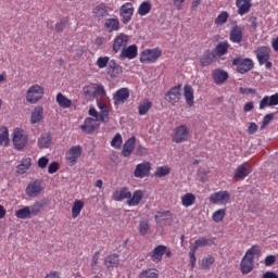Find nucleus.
Wrapping results in <instances>:
<instances>
[{
  "label": "nucleus",
  "instance_id": "nucleus-28",
  "mask_svg": "<svg viewBox=\"0 0 278 278\" xmlns=\"http://www.w3.org/2000/svg\"><path fill=\"white\" fill-rule=\"evenodd\" d=\"M121 264V257L118 254H110L104 258V266L106 268H118Z\"/></svg>",
  "mask_w": 278,
  "mask_h": 278
},
{
  "label": "nucleus",
  "instance_id": "nucleus-11",
  "mask_svg": "<svg viewBox=\"0 0 278 278\" xmlns=\"http://www.w3.org/2000/svg\"><path fill=\"white\" fill-rule=\"evenodd\" d=\"M229 40L235 45H240L244 40V28L239 25H233L230 29Z\"/></svg>",
  "mask_w": 278,
  "mask_h": 278
},
{
  "label": "nucleus",
  "instance_id": "nucleus-21",
  "mask_svg": "<svg viewBox=\"0 0 278 278\" xmlns=\"http://www.w3.org/2000/svg\"><path fill=\"white\" fill-rule=\"evenodd\" d=\"M256 58L258 63L262 64H266V62H268V60H270V48L263 46L261 48H258L256 51Z\"/></svg>",
  "mask_w": 278,
  "mask_h": 278
},
{
  "label": "nucleus",
  "instance_id": "nucleus-50",
  "mask_svg": "<svg viewBox=\"0 0 278 278\" xmlns=\"http://www.w3.org/2000/svg\"><path fill=\"white\" fill-rule=\"evenodd\" d=\"M151 105H153V104L149 100H146L144 102L139 104L138 110H139L140 116H144V114H147V112H149V110H151Z\"/></svg>",
  "mask_w": 278,
  "mask_h": 278
},
{
  "label": "nucleus",
  "instance_id": "nucleus-13",
  "mask_svg": "<svg viewBox=\"0 0 278 278\" xmlns=\"http://www.w3.org/2000/svg\"><path fill=\"white\" fill-rule=\"evenodd\" d=\"M154 218L160 227H166L173 223V213L170 211L157 212Z\"/></svg>",
  "mask_w": 278,
  "mask_h": 278
},
{
  "label": "nucleus",
  "instance_id": "nucleus-36",
  "mask_svg": "<svg viewBox=\"0 0 278 278\" xmlns=\"http://www.w3.org/2000/svg\"><path fill=\"white\" fill-rule=\"evenodd\" d=\"M43 116H45V109H42V106H37L31 113L30 123H33V125H35L36 123H40Z\"/></svg>",
  "mask_w": 278,
  "mask_h": 278
},
{
  "label": "nucleus",
  "instance_id": "nucleus-27",
  "mask_svg": "<svg viewBox=\"0 0 278 278\" xmlns=\"http://www.w3.org/2000/svg\"><path fill=\"white\" fill-rule=\"evenodd\" d=\"M136 147V137H130L123 146L122 155L129 157Z\"/></svg>",
  "mask_w": 278,
  "mask_h": 278
},
{
  "label": "nucleus",
  "instance_id": "nucleus-48",
  "mask_svg": "<svg viewBox=\"0 0 278 278\" xmlns=\"http://www.w3.org/2000/svg\"><path fill=\"white\" fill-rule=\"evenodd\" d=\"M228 20H229V13L227 11H223L222 14L215 18L214 23L217 26L219 25L223 26L225 25V23H227Z\"/></svg>",
  "mask_w": 278,
  "mask_h": 278
},
{
  "label": "nucleus",
  "instance_id": "nucleus-46",
  "mask_svg": "<svg viewBox=\"0 0 278 278\" xmlns=\"http://www.w3.org/2000/svg\"><path fill=\"white\" fill-rule=\"evenodd\" d=\"M227 216V210L225 208H219L215 213H213V220L214 223H223V219Z\"/></svg>",
  "mask_w": 278,
  "mask_h": 278
},
{
  "label": "nucleus",
  "instance_id": "nucleus-26",
  "mask_svg": "<svg viewBox=\"0 0 278 278\" xmlns=\"http://www.w3.org/2000/svg\"><path fill=\"white\" fill-rule=\"evenodd\" d=\"M184 97L187 105H189V108H192V105H194V89H192V86L185 85Z\"/></svg>",
  "mask_w": 278,
  "mask_h": 278
},
{
  "label": "nucleus",
  "instance_id": "nucleus-14",
  "mask_svg": "<svg viewBox=\"0 0 278 278\" xmlns=\"http://www.w3.org/2000/svg\"><path fill=\"white\" fill-rule=\"evenodd\" d=\"M92 13L96 21H103V18L110 16V7L105 3H100L92 10Z\"/></svg>",
  "mask_w": 278,
  "mask_h": 278
},
{
  "label": "nucleus",
  "instance_id": "nucleus-35",
  "mask_svg": "<svg viewBox=\"0 0 278 278\" xmlns=\"http://www.w3.org/2000/svg\"><path fill=\"white\" fill-rule=\"evenodd\" d=\"M56 103L60 108H63V110H66L73 105V101L66 98V96H64L62 92L56 94Z\"/></svg>",
  "mask_w": 278,
  "mask_h": 278
},
{
  "label": "nucleus",
  "instance_id": "nucleus-61",
  "mask_svg": "<svg viewBox=\"0 0 278 278\" xmlns=\"http://www.w3.org/2000/svg\"><path fill=\"white\" fill-rule=\"evenodd\" d=\"M239 92H240L241 94H255L257 91H256L255 89H253V88H244V87H241V88L239 89Z\"/></svg>",
  "mask_w": 278,
  "mask_h": 278
},
{
  "label": "nucleus",
  "instance_id": "nucleus-62",
  "mask_svg": "<svg viewBox=\"0 0 278 278\" xmlns=\"http://www.w3.org/2000/svg\"><path fill=\"white\" fill-rule=\"evenodd\" d=\"M277 262V257L275 255H268L265 258V266H273Z\"/></svg>",
  "mask_w": 278,
  "mask_h": 278
},
{
  "label": "nucleus",
  "instance_id": "nucleus-53",
  "mask_svg": "<svg viewBox=\"0 0 278 278\" xmlns=\"http://www.w3.org/2000/svg\"><path fill=\"white\" fill-rule=\"evenodd\" d=\"M166 175H170V167L168 166L159 167L155 172L156 177H166Z\"/></svg>",
  "mask_w": 278,
  "mask_h": 278
},
{
  "label": "nucleus",
  "instance_id": "nucleus-31",
  "mask_svg": "<svg viewBox=\"0 0 278 278\" xmlns=\"http://www.w3.org/2000/svg\"><path fill=\"white\" fill-rule=\"evenodd\" d=\"M114 201H125L131 199V191L127 187L122 188L119 191L113 193Z\"/></svg>",
  "mask_w": 278,
  "mask_h": 278
},
{
  "label": "nucleus",
  "instance_id": "nucleus-56",
  "mask_svg": "<svg viewBox=\"0 0 278 278\" xmlns=\"http://www.w3.org/2000/svg\"><path fill=\"white\" fill-rule=\"evenodd\" d=\"M189 258H190L191 268H194V266H197V250H194V248L192 247H190Z\"/></svg>",
  "mask_w": 278,
  "mask_h": 278
},
{
  "label": "nucleus",
  "instance_id": "nucleus-45",
  "mask_svg": "<svg viewBox=\"0 0 278 278\" xmlns=\"http://www.w3.org/2000/svg\"><path fill=\"white\" fill-rule=\"evenodd\" d=\"M10 142V135L5 127L0 128V146L8 147Z\"/></svg>",
  "mask_w": 278,
  "mask_h": 278
},
{
  "label": "nucleus",
  "instance_id": "nucleus-54",
  "mask_svg": "<svg viewBox=\"0 0 278 278\" xmlns=\"http://www.w3.org/2000/svg\"><path fill=\"white\" fill-rule=\"evenodd\" d=\"M110 65V59L108 56H100L97 60V66L98 68H105L106 66Z\"/></svg>",
  "mask_w": 278,
  "mask_h": 278
},
{
  "label": "nucleus",
  "instance_id": "nucleus-25",
  "mask_svg": "<svg viewBox=\"0 0 278 278\" xmlns=\"http://www.w3.org/2000/svg\"><path fill=\"white\" fill-rule=\"evenodd\" d=\"M104 28L109 34H112V31H118V29H121V22L116 17L108 18L105 20Z\"/></svg>",
  "mask_w": 278,
  "mask_h": 278
},
{
  "label": "nucleus",
  "instance_id": "nucleus-3",
  "mask_svg": "<svg viewBox=\"0 0 278 278\" xmlns=\"http://www.w3.org/2000/svg\"><path fill=\"white\" fill-rule=\"evenodd\" d=\"M13 147L16 149V151H23L25 147H27V142L29 138L27 137V134H25V130L21 128H16L13 131Z\"/></svg>",
  "mask_w": 278,
  "mask_h": 278
},
{
  "label": "nucleus",
  "instance_id": "nucleus-63",
  "mask_svg": "<svg viewBox=\"0 0 278 278\" xmlns=\"http://www.w3.org/2000/svg\"><path fill=\"white\" fill-rule=\"evenodd\" d=\"M256 132H257V124L250 123L248 127V134H250V136H253V134H256Z\"/></svg>",
  "mask_w": 278,
  "mask_h": 278
},
{
  "label": "nucleus",
  "instance_id": "nucleus-10",
  "mask_svg": "<svg viewBox=\"0 0 278 278\" xmlns=\"http://www.w3.org/2000/svg\"><path fill=\"white\" fill-rule=\"evenodd\" d=\"M119 16H122V23L127 25L134 16V4L131 2L124 3L119 9Z\"/></svg>",
  "mask_w": 278,
  "mask_h": 278
},
{
  "label": "nucleus",
  "instance_id": "nucleus-41",
  "mask_svg": "<svg viewBox=\"0 0 278 278\" xmlns=\"http://www.w3.org/2000/svg\"><path fill=\"white\" fill-rule=\"evenodd\" d=\"M227 51H229V42L223 41L216 46L214 53L218 55V58H222V55H227Z\"/></svg>",
  "mask_w": 278,
  "mask_h": 278
},
{
  "label": "nucleus",
  "instance_id": "nucleus-59",
  "mask_svg": "<svg viewBox=\"0 0 278 278\" xmlns=\"http://www.w3.org/2000/svg\"><path fill=\"white\" fill-rule=\"evenodd\" d=\"M60 170V164L58 162H52L48 167L49 175H53Z\"/></svg>",
  "mask_w": 278,
  "mask_h": 278
},
{
  "label": "nucleus",
  "instance_id": "nucleus-38",
  "mask_svg": "<svg viewBox=\"0 0 278 278\" xmlns=\"http://www.w3.org/2000/svg\"><path fill=\"white\" fill-rule=\"evenodd\" d=\"M108 75L110 77H118L121 75V66L117 65L116 61L111 60L108 65Z\"/></svg>",
  "mask_w": 278,
  "mask_h": 278
},
{
  "label": "nucleus",
  "instance_id": "nucleus-42",
  "mask_svg": "<svg viewBox=\"0 0 278 278\" xmlns=\"http://www.w3.org/2000/svg\"><path fill=\"white\" fill-rule=\"evenodd\" d=\"M16 218H21L22 220H27V218H31L30 207L24 206L15 212Z\"/></svg>",
  "mask_w": 278,
  "mask_h": 278
},
{
  "label": "nucleus",
  "instance_id": "nucleus-30",
  "mask_svg": "<svg viewBox=\"0 0 278 278\" xmlns=\"http://www.w3.org/2000/svg\"><path fill=\"white\" fill-rule=\"evenodd\" d=\"M213 79L217 86L225 84L229 79V74L223 70H215L213 73Z\"/></svg>",
  "mask_w": 278,
  "mask_h": 278
},
{
  "label": "nucleus",
  "instance_id": "nucleus-39",
  "mask_svg": "<svg viewBox=\"0 0 278 278\" xmlns=\"http://www.w3.org/2000/svg\"><path fill=\"white\" fill-rule=\"evenodd\" d=\"M212 244H214V240L202 237V238L195 240L193 245H191V248H193L195 251H198L200 248L212 247Z\"/></svg>",
  "mask_w": 278,
  "mask_h": 278
},
{
  "label": "nucleus",
  "instance_id": "nucleus-29",
  "mask_svg": "<svg viewBox=\"0 0 278 278\" xmlns=\"http://www.w3.org/2000/svg\"><path fill=\"white\" fill-rule=\"evenodd\" d=\"M142 199H144V192H142V190H136L132 197L130 195V198H128L127 205L130 207L140 205V201H142Z\"/></svg>",
  "mask_w": 278,
  "mask_h": 278
},
{
  "label": "nucleus",
  "instance_id": "nucleus-55",
  "mask_svg": "<svg viewBox=\"0 0 278 278\" xmlns=\"http://www.w3.org/2000/svg\"><path fill=\"white\" fill-rule=\"evenodd\" d=\"M149 229H150L149 222L143 220L140 223V225H139L140 236H147V233H149Z\"/></svg>",
  "mask_w": 278,
  "mask_h": 278
},
{
  "label": "nucleus",
  "instance_id": "nucleus-52",
  "mask_svg": "<svg viewBox=\"0 0 278 278\" xmlns=\"http://www.w3.org/2000/svg\"><path fill=\"white\" fill-rule=\"evenodd\" d=\"M122 144L123 136H121V134H116L111 141V147H113V149H121Z\"/></svg>",
  "mask_w": 278,
  "mask_h": 278
},
{
  "label": "nucleus",
  "instance_id": "nucleus-58",
  "mask_svg": "<svg viewBox=\"0 0 278 278\" xmlns=\"http://www.w3.org/2000/svg\"><path fill=\"white\" fill-rule=\"evenodd\" d=\"M273 118H275V113H269V114L265 115L263 118L261 129H264V127H267V125L270 124V121H273Z\"/></svg>",
  "mask_w": 278,
  "mask_h": 278
},
{
  "label": "nucleus",
  "instance_id": "nucleus-22",
  "mask_svg": "<svg viewBox=\"0 0 278 278\" xmlns=\"http://www.w3.org/2000/svg\"><path fill=\"white\" fill-rule=\"evenodd\" d=\"M251 173H252L251 164L245 162L241 164L235 172V179H244V177H249Z\"/></svg>",
  "mask_w": 278,
  "mask_h": 278
},
{
  "label": "nucleus",
  "instance_id": "nucleus-9",
  "mask_svg": "<svg viewBox=\"0 0 278 278\" xmlns=\"http://www.w3.org/2000/svg\"><path fill=\"white\" fill-rule=\"evenodd\" d=\"M129 42L128 35H125V33H122L115 37L113 40L112 50L114 53H118V51H123L125 48H127V43Z\"/></svg>",
  "mask_w": 278,
  "mask_h": 278
},
{
  "label": "nucleus",
  "instance_id": "nucleus-60",
  "mask_svg": "<svg viewBox=\"0 0 278 278\" xmlns=\"http://www.w3.org/2000/svg\"><path fill=\"white\" fill-rule=\"evenodd\" d=\"M46 166H49V157H47V156H41V157L38 160V167H39V168H45Z\"/></svg>",
  "mask_w": 278,
  "mask_h": 278
},
{
  "label": "nucleus",
  "instance_id": "nucleus-18",
  "mask_svg": "<svg viewBox=\"0 0 278 278\" xmlns=\"http://www.w3.org/2000/svg\"><path fill=\"white\" fill-rule=\"evenodd\" d=\"M129 99V89L121 88L113 96L114 105H123Z\"/></svg>",
  "mask_w": 278,
  "mask_h": 278
},
{
  "label": "nucleus",
  "instance_id": "nucleus-51",
  "mask_svg": "<svg viewBox=\"0 0 278 278\" xmlns=\"http://www.w3.org/2000/svg\"><path fill=\"white\" fill-rule=\"evenodd\" d=\"M151 12V3L149 2H142L139 7L138 14L140 16H147Z\"/></svg>",
  "mask_w": 278,
  "mask_h": 278
},
{
  "label": "nucleus",
  "instance_id": "nucleus-8",
  "mask_svg": "<svg viewBox=\"0 0 278 278\" xmlns=\"http://www.w3.org/2000/svg\"><path fill=\"white\" fill-rule=\"evenodd\" d=\"M181 100V85H177L172 87L166 93H165V101H167V103H179V101Z\"/></svg>",
  "mask_w": 278,
  "mask_h": 278
},
{
  "label": "nucleus",
  "instance_id": "nucleus-5",
  "mask_svg": "<svg viewBox=\"0 0 278 278\" xmlns=\"http://www.w3.org/2000/svg\"><path fill=\"white\" fill-rule=\"evenodd\" d=\"M162 56V50L160 48L147 49L140 55L141 64H153L157 62V59Z\"/></svg>",
  "mask_w": 278,
  "mask_h": 278
},
{
  "label": "nucleus",
  "instance_id": "nucleus-1",
  "mask_svg": "<svg viewBox=\"0 0 278 278\" xmlns=\"http://www.w3.org/2000/svg\"><path fill=\"white\" fill-rule=\"evenodd\" d=\"M261 251L260 245H253L247 251L240 264L242 275H249V273L253 270V260L255 258V255H260Z\"/></svg>",
  "mask_w": 278,
  "mask_h": 278
},
{
  "label": "nucleus",
  "instance_id": "nucleus-37",
  "mask_svg": "<svg viewBox=\"0 0 278 278\" xmlns=\"http://www.w3.org/2000/svg\"><path fill=\"white\" fill-rule=\"evenodd\" d=\"M47 207V202L45 200L35 202L30 207V216H38L40 212H42V208Z\"/></svg>",
  "mask_w": 278,
  "mask_h": 278
},
{
  "label": "nucleus",
  "instance_id": "nucleus-12",
  "mask_svg": "<svg viewBox=\"0 0 278 278\" xmlns=\"http://www.w3.org/2000/svg\"><path fill=\"white\" fill-rule=\"evenodd\" d=\"M42 192V181L34 180L28 184L26 187V194L30 199L38 197Z\"/></svg>",
  "mask_w": 278,
  "mask_h": 278
},
{
  "label": "nucleus",
  "instance_id": "nucleus-32",
  "mask_svg": "<svg viewBox=\"0 0 278 278\" xmlns=\"http://www.w3.org/2000/svg\"><path fill=\"white\" fill-rule=\"evenodd\" d=\"M101 112L98 113V117H97V122L99 123V121L101 123H108V121H110L109 116H110V111L108 110V106H105V104L99 102L98 103Z\"/></svg>",
  "mask_w": 278,
  "mask_h": 278
},
{
  "label": "nucleus",
  "instance_id": "nucleus-49",
  "mask_svg": "<svg viewBox=\"0 0 278 278\" xmlns=\"http://www.w3.org/2000/svg\"><path fill=\"white\" fill-rule=\"evenodd\" d=\"M215 258L212 255H207L206 257L202 258L201 268L203 270H210L212 264H214Z\"/></svg>",
  "mask_w": 278,
  "mask_h": 278
},
{
  "label": "nucleus",
  "instance_id": "nucleus-40",
  "mask_svg": "<svg viewBox=\"0 0 278 278\" xmlns=\"http://www.w3.org/2000/svg\"><path fill=\"white\" fill-rule=\"evenodd\" d=\"M39 149H49L51 147V135L50 134H43L40 136L37 142Z\"/></svg>",
  "mask_w": 278,
  "mask_h": 278
},
{
  "label": "nucleus",
  "instance_id": "nucleus-20",
  "mask_svg": "<svg viewBox=\"0 0 278 278\" xmlns=\"http://www.w3.org/2000/svg\"><path fill=\"white\" fill-rule=\"evenodd\" d=\"M253 0H237L236 5L238 8L237 14L239 16H244V14H249L251 12V8L253 4L251 3Z\"/></svg>",
  "mask_w": 278,
  "mask_h": 278
},
{
  "label": "nucleus",
  "instance_id": "nucleus-43",
  "mask_svg": "<svg viewBox=\"0 0 278 278\" xmlns=\"http://www.w3.org/2000/svg\"><path fill=\"white\" fill-rule=\"evenodd\" d=\"M197 201V197L192 193H186L181 197V203L184 207H190V205H194V202Z\"/></svg>",
  "mask_w": 278,
  "mask_h": 278
},
{
  "label": "nucleus",
  "instance_id": "nucleus-44",
  "mask_svg": "<svg viewBox=\"0 0 278 278\" xmlns=\"http://www.w3.org/2000/svg\"><path fill=\"white\" fill-rule=\"evenodd\" d=\"M81 210H84V201L77 200L72 207V218H77L81 214Z\"/></svg>",
  "mask_w": 278,
  "mask_h": 278
},
{
  "label": "nucleus",
  "instance_id": "nucleus-6",
  "mask_svg": "<svg viewBox=\"0 0 278 278\" xmlns=\"http://www.w3.org/2000/svg\"><path fill=\"white\" fill-rule=\"evenodd\" d=\"M190 138V129L186 125H179L174 129L173 142L181 144V142H188Z\"/></svg>",
  "mask_w": 278,
  "mask_h": 278
},
{
  "label": "nucleus",
  "instance_id": "nucleus-33",
  "mask_svg": "<svg viewBox=\"0 0 278 278\" xmlns=\"http://www.w3.org/2000/svg\"><path fill=\"white\" fill-rule=\"evenodd\" d=\"M216 61V53L207 51L203 54V56L200 59L201 66H210V64H213Z\"/></svg>",
  "mask_w": 278,
  "mask_h": 278
},
{
  "label": "nucleus",
  "instance_id": "nucleus-57",
  "mask_svg": "<svg viewBox=\"0 0 278 278\" xmlns=\"http://www.w3.org/2000/svg\"><path fill=\"white\" fill-rule=\"evenodd\" d=\"M66 23H68V20H61L60 23L55 24V31L58 34H62V31H64V29L66 28Z\"/></svg>",
  "mask_w": 278,
  "mask_h": 278
},
{
  "label": "nucleus",
  "instance_id": "nucleus-15",
  "mask_svg": "<svg viewBox=\"0 0 278 278\" xmlns=\"http://www.w3.org/2000/svg\"><path fill=\"white\" fill-rule=\"evenodd\" d=\"M99 127H100V125L94 118L87 117L84 121V125L80 126V129L85 134H94V131H97V129H99Z\"/></svg>",
  "mask_w": 278,
  "mask_h": 278
},
{
  "label": "nucleus",
  "instance_id": "nucleus-47",
  "mask_svg": "<svg viewBox=\"0 0 278 278\" xmlns=\"http://www.w3.org/2000/svg\"><path fill=\"white\" fill-rule=\"evenodd\" d=\"M139 278H160L157 269H146L140 275Z\"/></svg>",
  "mask_w": 278,
  "mask_h": 278
},
{
  "label": "nucleus",
  "instance_id": "nucleus-24",
  "mask_svg": "<svg viewBox=\"0 0 278 278\" xmlns=\"http://www.w3.org/2000/svg\"><path fill=\"white\" fill-rule=\"evenodd\" d=\"M273 105H278V92L271 97L265 96L260 102V110H264V108H270Z\"/></svg>",
  "mask_w": 278,
  "mask_h": 278
},
{
  "label": "nucleus",
  "instance_id": "nucleus-4",
  "mask_svg": "<svg viewBox=\"0 0 278 278\" xmlns=\"http://www.w3.org/2000/svg\"><path fill=\"white\" fill-rule=\"evenodd\" d=\"M232 66H237V73L240 75H245V73H249V71H253L255 65L253 60L242 59L239 56L232 60Z\"/></svg>",
  "mask_w": 278,
  "mask_h": 278
},
{
  "label": "nucleus",
  "instance_id": "nucleus-16",
  "mask_svg": "<svg viewBox=\"0 0 278 278\" xmlns=\"http://www.w3.org/2000/svg\"><path fill=\"white\" fill-rule=\"evenodd\" d=\"M78 157H81V146H74L66 153V160L70 162L71 166H75Z\"/></svg>",
  "mask_w": 278,
  "mask_h": 278
},
{
  "label": "nucleus",
  "instance_id": "nucleus-34",
  "mask_svg": "<svg viewBox=\"0 0 278 278\" xmlns=\"http://www.w3.org/2000/svg\"><path fill=\"white\" fill-rule=\"evenodd\" d=\"M31 168V159L27 157L22 161L20 165L16 166L17 175H25Z\"/></svg>",
  "mask_w": 278,
  "mask_h": 278
},
{
  "label": "nucleus",
  "instance_id": "nucleus-64",
  "mask_svg": "<svg viewBox=\"0 0 278 278\" xmlns=\"http://www.w3.org/2000/svg\"><path fill=\"white\" fill-rule=\"evenodd\" d=\"M136 155H139L140 157L147 155V148L139 146L136 149Z\"/></svg>",
  "mask_w": 278,
  "mask_h": 278
},
{
  "label": "nucleus",
  "instance_id": "nucleus-19",
  "mask_svg": "<svg viewBox=\"0 0 278 278\" xmlns=\"http://www.w3.org/2000/svg\"><path fill=\"white\" fill-rule=\"evenodd\" d=\"M150 170H151V163L149 162L141 163L136 166L134 176L139 179H142L149 175Z\"/></svg>",
  "mask_w": 278,
  "mask_h": 278
},
{
  "label": "nucleus",
  "instance_id": "nucleus-23",
  "mask_svg": "<svg viewBox=\"0 0 278 278\" xmlns=\"http://www.w3.org/2000/svg\"><path fill=\"white\" fill-rule=\"evenodd\" d=\"M166 249H168L166 245H157L152 251L151 260L152 262H155V264H160L162 261V257H164V254L166 253Z\"/></svg>",
  "mask_w": 278,
  "mask_h": 278
},
{
  "label": "nucleus",
  "instance_id": "nucleus-7",
  "mask_svg": "<svg viewBox=\"0 0 278 278\" xmlns=\"http://www.w3.org/2000/svg\"><path fill=\"white\" fill-rule=\"evenodd\" d=\"M230 199L231 194H229L228 191L214 192L210 197V201L213 203V205H227Z\"/></svg>",
  "mask_w": 278,
  "mask_h": 278
},
{
  "label": "nucleus",
  "instance_id": "nucleus-17",
  "mask_svg": "<svg viewBox=\"0 0 278 278\" xmlns=\"http://www.w3.org/2000/svg\"><path fill=\"white\" fill-rule=\"evenodd\" d=\"M119 58L121 60H125V59L135 60V58H138V46L131 45V46H128L127 48H124L121 51Z\"/></svg>",
  "mask_w": 278,
  "mask_h": 278
},
{
  "label": "nucleus",
  "instance_id": "nucleus-2",
  "mask_svg": "<svg viewBox=\"0 0 278 278\" xmlns=\"http://www.w3.org/2000/svg\"><path fill=\"white\" fill-rule=\"evenodd\" d=\"M45 97V88L40 85H33L26 91V101L27 103H38L40 99Z\"/></svg>",
  "mask_w": 278,
  "mask_h": 278
}]
</instances>
